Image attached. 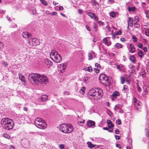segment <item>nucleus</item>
Masks as SVG:
<instances>
[{"label": "nucleus", "instance_id": "1", "mask_svg": "<svg viewBox=\"0 0 149 149\" xmlns=\"http://www.w3.org/2000/svg\"><path fill=\"white\" fill-rule=\"evenodd\" d=\"M29 80L33 84L38 85L39 83L47 84L48 81L47 77L44 75H40L38 74H31L29 75Z\"/></svg>", "mask_w": 149, "mask_h": 149}, {"label": "nucleus", "instance_id": "46", "mask_svg": "<svg viewBox=\"0 0 149 149\" xmlns=\"http://www.w3.org/2000/svg\"><path fill=\"white\" fill-rule=\"evenodd\" d=\"M97 21V22L98 23L99 25L100 26H104V23L103 22H102L100 21Z\"/></svg>", "mask_w": 149, "mask_h": 149}, {"label": "nucleus", "instance_id": "23", "mask_svg": "<svg viewBox=\"0 0 149 149\" xmlns=\"http://www.w3.org/2000/svg\"><path fill=\"white\" fill-rule=\"evenodd\" d=\"M93 31H95V32H96L98 30V26L97 25V24L95 23H93Z\"/></svg>", "mask_w": 149, "mask_h": 149}, {"label": "nucleus", "instance_id": "2", "mask_svg": "<svg viewBox=\"0 0 149 149\" xmlns=\"http://www.w3.org/2000/svg\"><path fill=\"white\" fill-rule=\"evenodd\" d=\"M103 95L102 89L99 88H92L88 92V97L90 99L97 100L100 99Z\"/></svg>", "mask_w": 149, "mask_h": 149}, {"label": "nucleus", "instance_id": "58", "mask_svg": "<svg viewBox=\"0 0 149 149\" xmlns=\"http://www.w3.org/2000/svg\"><path fill=\"white\" fill-rule=\"evenodd\" d=\"M111 97L112 100H115L116 98V97L115 96L113 95V94L111 96Z\"/></svg>", "mask_w": 149, "mask_h": 149}, {"label": "nucleus", "instance_id": "63", "mask_svg": "<svg viewBox=\"0 0 149 149\" xmlns=\"http://www.w3.org/2000/svg\"><path fill=\"white\" fill-rule=\"evenodd\" d=\"M114 1V0H109L108 1V3H113Z\"/></svg>", "mask_w": 149, "mask_h": 149}, {"label": "nucleus", "instance_id": "52", "mask_svg": "<svg viewBox=\"0 0 149 149\" xmlns=\"http://www.w3.org/2000/svg\"><path fill=\"white\" fill-rule=\"evenodd\" d=\"M95 67L97 68H101V65L100 64H99L97 63H96L95 64Z\"/></svg>", "mask_w": 149, "mask_h": 149}, {"label": "nucleus", "instance_id": "18", "mask_svg": "<svg viewBox=\"0 0 149 149\" xmlns=\"http://www.w3.org/2000/svg\"><path fill=\"white\" fill-rule=\"evenodd\" d=\"M107 123L108 124V125L109 128H111V127H113L114 125L113 124L111 121L110 120H107Z\"/></svg>", "mask_w": 149, "mask_h": 149}, {"label": "nucleus", "instance_id": "55", "mask_svg": "<svg viewBox=\"0 0 149 149\" xmlns=\"http://www.w3.org/2000/svg\"><path fill=\"white\" fill-rule=\"evenodd\" d=\"M115 136L116 140H119L120 139V137L119 136L116 135H115Z\"/></svg>", "mask_w": 149, "mask_h": 149}, {"label": "nucleus", "instance_id": "28", "mask_svg": "<svg viewBox=\"0 0 149 149\" xmlns=\"http://www.w3.org/2000/svg\"><path fill=\"white\" fill-rule=\"evenodd\" d=\"M128 10L130 12L132 11H133L135 10L136 8L134 6L132 7H129L128 8Z\"/></svg>", "mask_w": 149, "mask_h": 149}, {"label": "nucleus", "instance_id": "5", "mask_svg": "<svg viewBox=\"0 0 149 149\" xmlns=\"http://www.w3.org/2000/svg\"><path fill=\"white\" fill-rule=\"evenodd\" d=\"M34 123L37 127L40 129H44L47 127V125L45 121L40 118H37L35 119Z\"/></svg>", "mask_w": 149, "mask_h": 149}, {"label": "nucleus", "instance_id": "20", "mask_svg": "<svg viewBox=\"0 0 149 149\" xmlns=\"http://www.w3.org/2000/svg\"><path fill=\"white\" fill-rule=\"evenodd\" d=\"M84 70L91 72L93 71L92 68L91 66H89L84 68Z\"/></svg>", "mask_w": 149, "mask_h": 149}, {"label": "nucleus", "instance_id": "37", "mask_svg": "<svg viewBox=\"0 0 149 149\" xmlns=\"http://www.w3.org/2000/svg\"><path fill=\"white\" fill-rule=\"evenodd\" d=\"M121 83L123 84L124 83L125 81V78L123 77H121L120 78Z\"/></svg>", "mask_w": 149, "mask_h": 149}, {"label": "nucleus", "instance_id": "36", "mask_svg": "<svg viewBox=\"0 0 149 149\" xmlns=\"http://www.w3.org/2000/svg\"><path fill=\"white\" fill-rule=\"evenodd\" d=\"M42 3L45 6H47V2L45 0H40Z\"/></svg>", "mask_w": 149, "mask_h": 149}, {"label": "nucleus", "instance_id": "38", "mask_svg": "<svg viewBox=\"0 0 149 149\" xmlns=\"http://www.w3.org/2000/svg\"><path fill=\"white\" fill-rule=\"evenodd\" d=\"M145 131L146 133V136L148 137L149 135V131L148 129L146 128L145 129Z\"/></svg>", "mask_w": 149, "mask_h": 149}, {"label": "nucleus", "instance_id": "56", "mask_svg": "<svg viewBox=\"0 0 149 149\" xmlns=\"http://www.w3.org/2000/svg\"><path fill=\"white\" fill-rule=\"evenodd\" d=\"M108 113L109 115L111 117V116L112 115V114L111 111L109 110H108Z\"/></svg>", "mask_w": 149, "mask_h": 149}, {"label": "nucleus", "instance_id": "8", "mask_svg": "<svg viewBox=\"0 0 149 149\" xmlns=\"http://www.w3.org/2000/svg\"><path fill=\"white\" fill-rule=\"evenodd\" d=\"M133 102L134 108L137 110L139 111H141V102L138 100L135 97H133Z\"/></svg>", "mask_w": 149, "mask_h": 149}, {"label": "nucleus", "instance_id": "17", "mask_svg": "<svg viewBox=\"0 0 149 149\" xmlns=\"http://www.w3.org/2000/svg\"><path fill=\"white\" fill-rule=\"evenodd\" d=\"M40 99L42 101H45L48 99V96L45 95H42L41 96Z\"/></svg>", "mask_w": 149, "mask_h": 149}, {"label": "nucleus", "instance_id": "47", "mask_svg": "<svg viewBox=\"0 0 149 149\" xmlns=\"http://www.w3.org/2000/svg\"><path fill=\"white\" fill-rule=\"evenodd\" d=\"M84 120H83L82 121H80L78 122V124L79 125H80L82 126L83 125V123H84Z\"/></svg>", "mask_w": 149, "mask_h": 149}, {"label": "nucleus", "instance_id": "27", "mask_svg": "<svg viewBox=\"0 0 149 149\" xmlns=\"http://www.w3.org/2000/svg\"><path fill=\"white\" fill-rule=\"evenodd\" d=\"M117 68L119 70H123L124 68L122 64H120V65H118L117 66Z\"/></svg>", "mask_w": 149, "mask_h": 149}, {"label": "nucleus", "instance_id": "10", "mask_svg": "<svg viewBox=\"0 0 149 149\" xmlns=\"http://www.w3.org/2000/svg\"><path fill=\"white\" fill-rule=\"evenodd\" d=\"M28 43L30 45L35 46L37 45L38 44V40L36 38H33L31 42L29 41L28 42Z\"/></svg>", "mask_w": 149, "mask_h": 149}, {"label": "nucleus", "instance_id": "15", "mask_svg": "<svg viewBox=\"0 0 149 149\" xmlns=\"http://www.w3.org/2000/svg\"><path fill=\"white\" fill-rule=\"evenodd\" d=\"M44 61L45 64L47 65L48 66H50L52 65V62L48 59H45Z\"/></svg>", "mask_w": 149, "mask_h": 149}, {"label": "nucleus", "instance_id": "16", "mask_svg": "<svg viewBox=\"0 0 149 149\" xmlns=\"http://www.w3.org/2000/svg\"><path fill=\"white\" fill-rule=\"evenodd\" d=\"M19 79L21 80L22 82H23L25 83L26 82V81L25 80V77L22 75L21 74L19 73L18 74Z\"/></svg>", "mask_w": 149, "mask_h": 149}, {"label": "nucleus", "instance_id": "50", "mask_svg": "<svg viewBox=\"0 0 149 149\" xmlns=\"http://www.w3.org/2000/svg\"><path fill=\"white\" fill-rule=\"evenodd\" d=\"M94 70L96 73H98L100 72V70L98 69L95 68L94 69Z\"/></svg>", "mask_w": 149, "mask_h": 149}, {"label": "nucleus", "instance_id": "53", "mask_svg": "<svg viewBox=\"0 0 149 149\" xmlns=\"http://www.w3.org/2000/svg\"><path fill=\"white\" fill-rule=\"evenodd\" d=\"M65 147L64 145V144H61L59 146V147L61 149H63Z\"/></svg>", "mask_w": 149, "mask_h": 149}, {"label": "nucleus", "instance_id": "42", "mask_svg": "<svg viewBox=\"0 0 149 149\" xmlns=\"http://www.w3.org/2000/svg\"><path fill=\"white\" fill-rule=\"evenodd\" d=\"M133 20L136 21H139V17L137 16H135L134 18H133Z\"/></svg>", "mask_w": 149, "mask_h": 149}, {"label": "nucleus", "instance_id": "3", "mask_svg": "<svg viewBox=\"0 0 149 149\" xmlns=\"http://www.w3.org/2000/svg\"><path fill=\"white\" fill-rule=\"evenodd\" d=\"M1 124L4 129L7 130L12 129L14 125L13 121L8 118H2L1 120Z\"/></svg>", "mask_w": 149, "mask_h": 149}, {"label": "nucleus", "instance_id": "7", "mask_svg": "<svg viewBox=\"0 0 149 149\" xmlns=\"http://www.w3.org/2000/svg\"><path fill=\"white\" fill-rule=\"evenodd\" d=\"M99 79L101 83V81H105L104 84L106 86H108L111 85V80L105 74H101L99 76Z\"/></svg>", "mask_w": 149, "mask_h": 149}, {"label": "nucleus", "instance_id": "45", "mask_svg": "<svg viewBox=\"0 0 149 149\" xmlns=\"http://www.w3.org/2000/svg\"><path fill=\"white\" fill-rule=\"evenodd\" d=\"M137 47L139 48L142 49V48L143 47V45L141 43H139L138 44Z\"/></svg>", "mask_w": 149, "mask_h": 149}, {"label": "nucleus", "instance_id": "26", "mask_svg": "<svg viewBox=\"0 0 149 149\" xmlns=\"http://www.w3.org/2000/svg\"><path fill=\"white\" fill-rule=\"evenodd\" d=\"M146 17L148 19H149V10H146L145 11Z\"/></svg>", "mask_w": 149, "mask_h": 149}, {"label": "nucleus", "instance_id": "32", "mask_svg": "<svg viewBox=\"0 0 149 149\" xmlns=\"http://www.w3.org/2000/svg\"><path fill=\"white\" fill-rule=\"evenodd\" d=\"M132 39L134 42H136L137 40V38L135 35L133 36L132 37Z\"/></svg>", "mask_w": 149, "mask_h": 149}, {"label": "nucleus", "instance_id": "13", "mask_svg": "<svg viewBox=\"0 0 149 149\" xmlns=\"http://www.w3.org/2000/svg\"><path fill=\"white\" fill-rule=\"evenodd\" d=\"M95 122L90 120H88L87 123L88 126L89 127H91L92 128L94 127V126L95 125Z\"/></svg>", "mask_w": 149, "mask_h": 149}, {"label": "nucleus", "instance_id": "6", "mask_svg": "<svg viewBox=\"0 0 149 149\" xmlns=\"http://www.w3.org/2000/svg\"><path fill=\"white\" fill-rule=\"evenodd\" d=\"M60 129L62 132L65 133H70L73 130V126L70 125H67L64 123L60 125Z\"/></svg>", "mask_w": 149, "mask_h": 149}, {"label": "nucleus", "instance_id": "61", "mask_svg": "<svg viewBox=\"0 0 149 149\" xmlns=\"http://www.w3.org/2000/svg\"><path fill=\"white\" fill-rule=\"evenodd\" d=\"M116 147H117L118 148H121L120 145L119 144H116Z\"/></svg>", "mask_w": 149, "mask_h": 149}, {"label": "nucleus", "instance_id": "40", "mask_svg": "<svg viewBox=\"0 0 149 149\" xmlns=\"http://www.w3.org/2000/svg\"><path fill=\"white\" fill-rule=\"evenodd\" d=\"M146 72L145 71V70H144L142 72L141 75L143 77H146Z\"/></svg>", "mask_w": 149, "mask_h": 149}, {"label": "nucleus", "instance_id": "60", "mask_svg": "<svg viewBox=\"0 0 149 149\" xmlns=\"http://www.w3.org/2000/svg\"><path fill=\"white\" fill-rule=\"evenodd\" d=\"M78 12L79 14H82L83 13V10L81 9H79L78 10Z\"/></svg>", "mask_w": 149, "mask_h": 149}, {"label": "nucleus", "instance_id": "22", "mask_svg": "<svg viewBox=\"0 0 149 149\" xmlns=\"http://www.w3.org/2000/svg\"><path fill=\"white\" fill-rule=\"evenodd\" d=\"M130 59L131 61L133 63H135L136 62V59L133 55L131 56L130 58Z\"/></svg>", "mask_w": 149, "mask_h": 149}, {"label": "nucleus", "instance_id": "4", "mask_svg": "<svg viewBox=\"0 0 149 149\" xmlns=\"http://www.w3.org/2000/svg\"><path fill=\"white\" fill-rule=\"evenodd\" d=\"M50 56V58L56 63H59L62 60L61 56L55 50H53L51 51Z\"/></svg>", "mask_w": 149, "mask_h": 149}, {"label": "nucleus", "instance_id": "35", "mask_svg": "<svg viewBox=\"0 0 149 149\" xmlns=\"http://www.w3.org/2000/svg\"><path fill=\"white\" fill-rule=\"evenodd\" d=\"M136 85L137 86V89L138 91L139 92H141V88L139 86V85L137 83L136 84Z\"/></svg>", "mask_w": 149, "mask_h": 149}, {"label": "nucleus", "instance_id": "9", "mask_svg": "<svg viewBox=\"0 0 149 149\" xmlns=\"http://www.w3.org/2000/svg\"><path fill=\"white\" fill-rule=\"evenodd\" d=\"M22 36L24 38L29 39L31 38L32 35L31 34L27 32H24L22 34Z\"/></svg>", "mask_w": 149, "mask_h": 149}, {"label": "nucleus", "instance_id": "49", "mask_svg": "<svg viewBox=\"0 0 149 149\" xmlns=\"http://www.w3.org/2000/svg\"><path fill=\"white\" fill-rule=\"evenodd\" d=\"M142 49L145 52H146L148 51L147 48L146 47H144Z\"/></svg>", "mask_w": 149, "mask_h": 149}, {"label": "nucleus", "instance_id": "43", "mask_svg": "<svg viewBox=\"0 0 149 149\" xmlns=\"http://www.w3.org/2000/svg\"><path fill=\"white\" fill-rule=\"evenodd\" d=\"M145 34L146 36H149V29H147L146 30Z\"/></svg>", "mask_w": 149, "mask_h": 149}, {"label": "nucleus", "instance_id": "34", "mask_svg": "<svg viewBox=\"0 0 149 149\" xmlns=\"http://www.w3.org/2000/svg\"><path fill=\"white\" fill-rule=\"evenodd\" d=\"M88 60H91L92 58V53L91 52H89L88 54Z\"/></svg>", "mask_w": 149, "mask_h": 149}, {"label": "nucleus", "instance_id": "57", "mask_svg": "<svg viewBox=\"0 0 149 149\" xmlns=\"http://www.w3.org/2000/svg\"><path fill=\"white\" fill-rule=\"evenodd\" d=\"M119 132V131L118 129H117L115 130V133L116 134H118Z\"/></svg>", "mask_w": 149, "mask_h": 149}, {"label": "nucleus", "instance_id": "39", "mask_svg": "<svg viewBox=\"0 0 149 149\" xmlns=\"http://www.w3.org/2000/svg\"><path fill=\"white\" fill-rule=\"evenodd\" d=\"M116 124L118 125H120L122 123L120 120L118 119L116 120Z\"/></svg>", "mask_w": 149, "mask_h": 149}, {"label": "nucleus", "instance_id": "24", "mask_svg": "<svg viewBox=\"0 0 149 149\" xmlns=\"http://www.w3.org/2000/svg\"><path fill=\"white\" fill-rule=\"evenodd\" d=\"M123 91L124 93H126L128 91L129 89L128 86L126 85H124L123 87Z\"/></svg>", "mask_w": 149, "mask_h": 149}, {"label": "nucleus", "instance_id": "33", "mask_svg": "<svg viewBox=\"0 0 149 149\" xmlns=\"http://www.w3.org/2000/svg\"><path fill=\"white\" fill-rule=\"evenodd\" d=\"M110 16L112 17H114L116 15L115 13L113 11H111L110 13Z\"/></svg>", "mask_w": 149, "mask_h": 149}, {"label": "nucleus", "instance_id": "12", "mask_svg": "<svg viewBox=\"0 0 149 149\" xmlns=\"http://www.w3.org/2000/svg\"><path fill=\"white\" fill-rule=\"evenodd\" d=\"M87 14L92 19H94L96 21L98 20V18L96 16L95 14L91 12H88L87 13Z\"/></svg>", "mask_w": 149, "mask_h": 149}, {"label": "nucleus", "instance_id": "51", "mask_svg": "<svg viewBox=\"0 0 149 149\" xmlns=\"http://www.w3.org/2000/svg\"><path fill=\"white\" fill-rule=\"evenodd\" d=\"M91 2L92 3L95 4V5H98V3L97 2H96L95 0H91Z\"/></svg>", "mask_w": 149, "mask_h": 149}, {"label": "nucleus", "instance_id": "62", "mask_svg": "<svg viewBox=\"0 0 149 149\" xmlns=\"http://www.w3.org/2000/svg\"><path fill=\"white\" fill-rule=\"evenodd\" d=\"M139 21H134L133 20V24H134V25L135 24H137L138 23Z\"/></svg>", "mask_w": 149, "mask_h": 149}, {"label": "nucleus", "instance_id": "44", "mask_svg": "<svg viewBox=\"0 0 149 149\" xmlns=\"http://www.w3.org/2000/svg\"><path fill=\"white\" fill-rule=\"evenodd\" d=\"M80 93L82 94H83L84 93V87L81 88V89L79 91Z\"/></svg>", "mask_w": 149, "mask_h": 149}, {"label": "nucleus", "instance_id": "19", "mask_svg": "<svg viewBox=\"0 0 149 149\" xmlns=\"http://www.w3.org/2000/svg\"><path fill=\"white\" fill-rule=\"evenodd\" d=\"M138 50H139L138 53V56L140 58H141L144 56L142 50H139V49H138Z\"/></svg>", "mask_w": 149, "mask_h": 149}, {"label": "nucleus", "instance_id": "48", "mask_svg": "<svg viewBox=\"0 0 149 149\" xmlns=\"http://www.w3.org/2000/svg\"><path fill=\"white\" fill-rule=\"evenodd\" d=\"M129 141V146H131L132 143V140L131 139H129L128 140Z\"/></svg>", "mask_w": 149, "mask_h": 149}, {"label": "nucleus", "instance_id": "54", "mask_svg": "<svg viewBox=\"0 0 149 149\" xmlns=\"http://www.w3.org/2000/svg\"><path fill=\"white\" fill-rule=\"evenodd\" d=\"M4 47L3 43L2 42H0V48H1Z\"/></svg>", "mask_w": 149, "mask_h": 149}, {"label": "nucleus", "instance_id": "31", "mask_svg": "<svg viewBox=\"0 0 149 149\" xmlns=\"http://www.w3.org/2000/svg\"><path fill=\"white\" fill-rule=\"evenodd\" d=\"M115 46L117 48H120L122 47V45L119 43H117L115 45Z\"/></svg>", "mask_w": 149, "mask_h": 149}, {"label": "nucleus", "instance_id": "30", "mask_svg": "<svg viewBox=\"0 0 149 149\" xmlns=\"http://www.w3.org/2000/svg\"><path fill=\"white\" fill-rule=\"evenodd\" d=\"M3 137L8 139H10V136L8 134H4L3 135Z\"/></svg>", "mask_w": 149, "mask_h": 149}, {"label": "nucleus", "instance_id": "25", "mask_svg": "<svg viewBox=\"0 0 149 149\" xmlns=\"http://www.w3.org/2000/svg\"><path fill=\"white\" fill-rule=\"evenodd\" d=\"M133 18L131 17H128V19L127 20V22L128 23V27L129 26V24L131 23V22H133Z\"/></svg>", "mask_w": 149, "mask_h": 149}, {"label": "nucleus", "instance_id": "59", "mask_svg": "<svg viewBox=\"0 0 149 149\" xmlns=\"http://www.w3.org/2000/svg\"><path fill=\"white\" fill-rule=\"evenodd\" d=\"M143 89L144 91H145L146 93L148 92V90L146 87H143Z\"/></svg>", "mask_w": 149, "mask_h": 149}, {"label": "nucleus", "instance_id": "64", "mask_svg": "<svg viewBox=\"0 0 149 149\" xmlns=\"http://www.w3.org/2000/svg\"><path fill=\"white\" fill-rule=\"evenodd\" d=\"M3 64L6 67H7L8 65L7 63L5 62H3Z\"/></svg>", "mask_w": 149, "mask_h": 149}, {"label": "nucleus", "instance_id": "29", "mask_svg": "<svg viewBox=\"0 0 149 149\" xmlns=\"http://www.w3.org/2000/svg\"><path fill=\"white\" fill-rule=\"evenodd\" d=\"M120 94L117 91H115L113 93V96H115L116 97L118 96Z\"/></svg>", "mask_w": 149, "mask_h": 149}, {"label": "nucleus", "instance_id": "41", "mask_svg": "<svg viewBox=\"0 0 149 149\" xmlns=\"http://www.w3.org/2000/svg\"><path fill=\"white\" fill-rule=\"evenodd\" d=\"M134 27L136 28H139L140 27V25L139 23L136 24L134 25Z\"/></svg>", "mask_w": 149, "mask_h": 149}, {"label": "nucleus", "instance_id": "11", "mask_svg": "<svg viewBox=\"0 0 149 149\" xmlns=\"http://www.w3.org/2000/svg\"><path fill=\"white\" fill-rule=\"evenodd\" d=\"M109 37H107L104 38L103 40V42L104 44L108 46H109L111 45V40L109 39H108Z\"/></svg>", "mask_w": 149, "mask_h": 149}, {"label": "nucleus", "instance_id": "14", "mask_svg": "<svg viewBox=\"0 0 149 149\" xmlns=\"http://www.w3.org/2000/svg\"><path fill=\"white\" fill-rule=\"evenodd\" d=\"M130 50H129V52L131 53L134 52L135 51V48L134 45L132 44H130Z\"/></svg>", "mask_w": 149, "mask_h": 149}, {"label": "nucleus", "instance_id": "21", "mask_svg": "<svg viewBox=\"0 0 149 149\" xmlns=\"http://www.w3.org/2000/svg\"><path fill=\"white\" fill-rule=\"evenodd\" d=\"M87 144L89 148H92L94 147L95 146V145L92 144L91 142H87Z\"/></svg>", "mask_w": 149, "mask_h": 149}]
</instances>
